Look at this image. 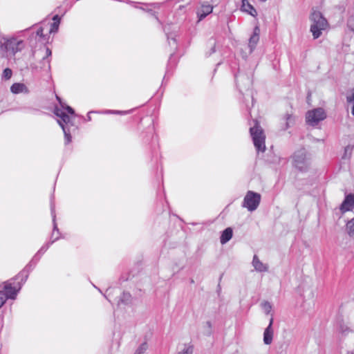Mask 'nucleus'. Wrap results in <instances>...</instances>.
I'll list each match as a JSON object with an SVG mask.
<instances>
[{
	"instance_id": "f257e3e1",
	"label": "nucleus",
	"mask_w": 354,
	"mask_h": 354,
	"mask_svg": "<svg viewBox=\"0 0 354 354\" xmlns=\"http://www.w3.org/2000/svg\"><path fill=\"white\" fill-rule=\"evenodd\" d=\"M26 44L16 35L0 34V57L10 59L24 49Z\"/></svg>"
},
{
	"instance_id": "f03ea898",
	"label": "nucleus",
	"mask_w": 354,
	"mask_h": 354,
	"mask_svg": "<svg viewBox=\"0 0 354 354\" xmlns=\"http://www.w3.org/2000/svg\"><path fill=\"white\" fill-rule=\"evenodd\" d=\"M36 27L37 24H35L20 32L24 36L28 37V42L32 49L35 48L38 43L46 44L48 39L47 35L43 32L44 28L39 26L35 29Z\"/></svg>"
},
{
	"instance_id": "7ed1b4c3",
	"label": "nucleus",
	"mask_w": 354,
	"mask_h": 354,
	"mask_svg": "<svg viewBox=\"0 0 354 354\" xmlns=\"http://www.w3.org/2000/svg\"><path fill=\"white\" fill-rule=\"evenodd\" d=\"M234 79L236 88L239 93L245 97V95L251 97L252 101H254L253 92L251 89L252 86V73H243L239 69L234 74Z\"/></svg>"
},
{
	"instance_id": "20e7f679",
	"label": "nucleus",
	"mask_w": 354,
	"mask_h": 354,
	"mask_svg": "<svg viewBox=\"0 0 354 354\" xmlns=\"http://www.w3.org/2000/svg\"><path fill=\"white\" fill-rule=\"evenodd\" d=\"M292 165L298 171L307 172L310 167V157L305 148H301L292 156Z\"/></svg>"
},
{
	"instance_id": "39448f33",
	"label": "nucleus",
	"mask_w": 354,
	"mask_h": 354,
	"mask_svg": "<svg viewBox=\"0 0 354 354\" xmlns=\"http://www.w3.org/2000/svg\"><path fill=\"white\" fill-rule=\"evenodd\" d=\"M310 19L313 22L310 30L312 32L313 39H318L322 35V31L328 27V23L322 13L319 11H313Z\"/></svg>"
},
{
	"instance_id": "423d86ee",
	"label": "nucleus",
	"mask_w": 354,
	"mask_h": 354,
	"mask_svg": "<svg viewBox=\"0 0 354 354\" xmlns=\"http://www.w3.org/2000/svg\"><path fill=\"white\" fill-rule=\"evenodd\" d=\"M55 97L56 100L59 102L60 107H58L57 106H55L54 114L56 116L59 117L61 119V120L65 124H71V125H73L71 116L75 117L76 115L75 110L71 106L66 104L62 100L61 97H59L57 95H56Z\"/></svg>"
},
{
	"instance_id": "0eeeda50",
	"label": "nucleus",
	"mask_w": 354,
	"mask_h": 354,
	"mask_svg": "<svg viewBox=\"0 0 354 354\" xmlns=\"http://www.w3.org/2000/svg\"><path fill=\"white\" fill-rule=\"evenodd\" d=\"M250 133L258 153L266 151L265 140L266 136L257 120L254 121V125L250 128Z\"/></svg>"
},
{
	"instance_id": "6e6552de",
	"label": "nucleus",
	"mask_w": 354,
	"mask_h": 354,
	"mask_svg": "<svg viewBox=\"0 0 354 354\" xmlns=\"http://www.w3.org/2000/svg\"><path fill=\"white\" fill-rule=\"evenodd\" d=\"M26 281H23L22 278H19L18 280H14L13 278H12L6 281L3 290L6 299H15L17 294L21 290Z\"/></svg>"
},
{
	"instance_id": "1a4fd4ad",
	"label": "nucleus",
	"mask_w": 354,
	"mask_h": 354,
	"mask_svg": "<svg viewBox=\"0 0 354 354\" xmlns=\"http://www.w3.org/2000/svg\"><path fill=\"white\" fill-rule=\"evenodd\" d=\"M141 137L143 142L149 145L153 155L155 153L157 154L159 149V144L158 137L154 133V127L153 126H149L146 131L141 133Z\"/></svg>"
},
{
	"instance_id": "9d476101",
	"label": "nucleus",
	"mask_w": 354,
	"mask_h": 354,
	"mask_svg": "<svg viewBox=\"0 0 354 354\" xmlns=\"http://www.w3.org/2000/svg\"><path fill=\"white\" fill-rule=\"evenodd\" d=\"M326 118V113L322 107L309 110L306 114V122L308 125L312 127H315Z\"/></svg>"
},
{
	"instance_id": "9b49d317",
	"label": "nucleus",
	"mask_w": 354,
	"mask_h": 354,
	"mask_svg": "<svg viewBox=\"0 0 354 354\" xmlns=\"http://www.w3.org/2000/svg\"><path fill=\"white\" fill-rule=\"evenodd\" d=\"M261 194L254 191H248L242 203V207L249 212H253L257 209L261 203Z\"/></svg>"
},
{
	"instance_id": "f8f14e48",
	"label": "nucleus",
	"mask_w": 354,
	"mask_h": 354,
	"mask_svg": "<svg viewBox=\"0 0 354 354\" xmlns=\"http://www.w3.org/2000/svg\"><path fill=\"white\" fill-rule=\"evenodd\" d=\"M213 6L208 1L203 2L201 6L197 9L196 14L198 21H202L207 15L212 12Z\"/></svg>"
},
{
	"instance_id": "ddd939ff",
	"label": "nucleus",
	"mask_w": 354,
	"mask_h": 354,
	"mask_svg": "<svg viewBox=\"0 0 354 354\" xmlns=\"http://www.w3.org/2000/svg\"><path fill=\"white\" fill-rule=\"evenodd\" d=\"M354 208V194L345 195L344 199L340 205L339 209L342 213L353 210Z\"/></svg>"
},
{
	"instance_id": "4468645a",
	"label": "nucleus",
	"mask_w": 354,
	"mask_h": 354,
	"mask_svg": "<svg viewBox=\"0 0 354 354\" xmlns=\"http://www.w3.org/2000/svg\"><path fill=\"white\" fill-rule=\"evenodd\" d=\"M273 323H274V318L273 315H272L270 320L268 326L265 328L263 332V343L266 345H270L273 339Z\"/></svg>"
},
{
	"instance_id": "2eb2a0df",
	"label": "nucleus",
	"mask_w": 354,
	"mask_h": 354,
	"mask_svg": "<svg viewBox=\"0 0 354 354\" xmlns=\"http://www.w3.org/2000/svg\"><path fill=\"white\" fill-rule=\"evenodd\" d=\"M260 28L258 26H256L253 29V32L248 40V48L250 49L249 53L251 54L254 49L259 41Z\"/></svg>"
},
{
	"instance_id": "dca6fc26",
	"label": "nucleus",
	"mask_w": 354,
	"mask_h": 354,
	"mask_svg": "<svg viewBox=\"0 0 354 354\" xmlns=\"http://www.w3.org/2000/svg\"><path fill=\"white\" fill-rule=\"evenodd\" d=\"M35 266L36 265H35V261L31 259V261L26 266V267L15 277H13V279L18 280L19 278H22L23 281H27L30 272L34 269Z\"/></svg>"
},
{
	"instance_id": "f3484780",
	"label": "nucleus",
	"mask_w": 354,
	"mask_h": 354,
	"mask_svg": "<svg viewBox=\"0 0 354 354\" xmlns=\"http://www.w3.org/2000/svg\"><path fill=\"white\" fill-rule=\"evenodd\" d=\"M50 214H51L52 220H53V232H52L50 240L55 239L54 235H55V232H57V236H59L61 239L62 238L61 233L59 232V230L57 227V224L56 222L55 207L54 202L53 201V197L51 198V200H50Z\"/></svg>"
},
{
	"instance_id": "a211bd4d",
	"label": "nucleus",
	"mask_w": 354,
	"mask_h": 354,
	"mask_svg": "<svg viewBox=\"0 0 354 354\" xmlns=\"http://www.w3.org/2000/svg\"><path fill=\"white\" fill-rule=\"evenodd\" d=\"M241 10L247 12L248 14L250 15L251 16H256L257 12L256 9L254 8V6L250 3L248 0H242L241 1Z\"/></svg>"
},
{
	"instance_id": "6ab92c4d",
	"label": "nucleus",
	"mask_w": 354,
	"mask_h": 354,
	"mask_svg": "<svg viewBox=\"0 0 354 354\" xmlns=\"http://www.w3.org/2000/svg\"><path fill=\"white\" fill-rule=\"evenodd\" d=\"M233 230L228 227L222 231L220 236V242L222 245L227 243L232 238Z\"/></svg>"
},
{
	"instance_id": "aec40b11",
	"label": "nucleus",
	"mask_w": 354,
	"mask_h": 354,
	"mask_svg": "<svg viewBox=\"0 0 354 354\" xmlns=\"http://www.w3.org/2000/svg\"><path fill=\"white\" fill-rule=\"evenodd\" d=\"M10 91L14 94H19L21 93H29L28 88L23 83H14L10 86Z\"/></svg>"
},
{
	"instance_id": "412c9836",
	"label": "nucleus",
	"mask_w": 354,
	"mask_h": 354,
	"mask_svg": "<svg viewBox=\"0 0 354 354\" xmlns=\"http://www.w3.org/2000/svg\"><path fill=\"white\" fill-rule=\"evenodd\" d=\"M252 266L257 272H267L268 270V266L263 264L256 254L253 257Z\"/></svg>"
},
{
	"instance_id": "4be33fe9",
	"label": "nucleus",
	"mask_w": 354,
	"mask_h": 354,
	"mask_svg": "<svg viewBox=\"0 0 354 354\" xmlns=\"http://www.w3.org/2000/svg\"><path fill=\"white\" fill-rule=\"evenodd\" d=\"M58 123L62 127L64 134V144L68 145L72 141V136L70 132V129L68 127H67L64 122H63L62 120H58Z\"/></svg>"
},
{
	"instance_id": "5701e85b",
	"label": "nucleus",
	"mask_w": 354,
	"mask_h": 354,
	"mask_svg": "<svg viewBox=\"0 0 354 354\" xmlns=\"http://www.w3.org/2000/svg\"><path fill=\"white\" fill-rule=\"evenodd\" d=\"M170 30H171L170 24H167V25L165 26L163 28V30L167 36L169 44L170 46H171V41H172L174 45H176V34L170 32Z\"/></svg>"
},
{
	"instance_id": "b1692460",
	"label": "nucleus",
	"mask_w": 354,
	"mask_h": 354,
	"mask_svg": "<svg viewBox=\"0 0 354 354\" xmlns=\"http://www.w3.org/2000/svg\"><path fill=\"white\" fill-rule=\"evenodd\" d=\"M133 297L128 292L124 291L120 296L118 304H122L124 305H129L132 303Z\"/></svg>"
},
{
	"instance_id": "393cba45",
	"label": "nucleus",
	"mask_w": 354,
	"mask_h": 354,
	"mask_svg": "<svg viewBox=\"0 0 354 354\" xmlns=\"http://www.w3.org/2000/svg\"><path fill=\"white\" fill-rule=\"evenodd\" d=\"M337 330L343 337H346L352 330L348 326L344 324L342 322L338 323Z\"/></svg>"
},
{
	"instance_id": "a878e982",
	"label": "nucleus",
	"mask_w": 354,
	"mask_h": 354,
	"mask_svg": "<svg viewBox=\"0 0 354 354\" xmlns=\"http://www.w3.org/2000/svg\"><path fill=\"white\" fill-rule=\"evenodd\" d=\"M41 70L50 72V59L48 57H43L39 62V66Z\"/></svg>"
},
{
	"instance_id": "bb28decb",
	"label": "nucleus",
	"mask_w": 354,
	"mask_h": 354,
	"mask_svg": "<svg viewBox=\"0 0 354 354\" xmlns=\"http://www.w3.org/2000/svg\"><path fill=\"white\" fill-rule=\"evenodd\" d=\"M59 239H60L59 236H57L54 239L50 240L48 243H46V244L42 245L41 248L38 250L37 252L41 255L44 254L47 251V250L49 248L50 245H52L53 243H54L55 241H57Z\"/></svg>"
},
{
	"instance_id": "cd10ccee",
	"label": "nucleus",
	"mask_w": 354,
	"mask_h": 354,
	"mask_svg": "<svg viewBox=\"0 0 354 354\" xmlns=\"http://www.w3.org/2000/svg\"><path fill=\"white\" fill-rule=\"evenodd\" d=\"M207 45L209 46V51H207L205 55L207 57H209L216 52V40L212 37L210 38L207 42Z\"/></svg>"
},
{
	"instance_id": "c85d7f7f",
	"label": "nucleus",
	"mask_w": 354,
	"mask_h": 354,
	"mask_svg": "<svg viewBox=\"0 0 354 354\" xmlns=\"http://www.w3.org/2000/svg\"><path fill=\"white\" fill-rule=\"evenodd\" d=\"M346 227L349 236L354 239V217L347 222Z\"/></svg>"
},
{
	"instance_id": "c756f323",
	"label": "nucleus",
	"mask_w": 354,
	"mask_h": 354,
	"mask_svg": "<svg viewBox=\"0 0 354 354\" xmlns=\"http://www.w3.org/2000/svg\"><path fill=\"white\" fill-rule=\"evenodd\" d=\"M194 353V346L191 343L185 344L184 345V348L178 351L176 354H193Z\"/></svg>"
},
{
	"instance_id": "7c9ffc66",
	"label": "nucleus",
	"mask_w": 354,
	"mask_h": 354,
	"mask_svg": "<svg viewBox=\"0 0 354 354\" xmlns=\"http://www.w3.org/2000/svg\"><path fill=\"white\" fill-rule=\"evenodd\" d=\"M348 106L351 109V113L354 116V88L351 95L346 97Z\"/></svg>"
},
{
	"instance_id": "2f4dec72",
	"label": "nucleus",
	"mask_w": 354,
	"mask_h": 354,
	"mask_svg": "<svg viewBox=\"0 0 354 354\" xmlns=\"http://www.w3.org/2000/svg\"><path fill=\"white\" fill-rule=\"evenodd\" d=\"M261 306L266 315H268L271 313L272 306L270 302L264 301L261 303Z\"/></svg>"
},
{
	"instance_id": "473e14b6",
	"label": "nucleus",
	"mask_w": 354,
	"mask_h": 354,
	"mask_svg": "<svg viewBox=\"0 0 354 354\" xmlns=\"http://www.w3.org/2000/svg\"><path fill=\"white\" fill-rule=\"evenodd\" d=\"M148 348L147 342L142 343L138 348L136 350L134 354H144Z\"/></svg>"
},
{
	"instance_id": "72a5a7b5",
	"label": "nucleus",
	"mask_w": 354,
	"mask_h": 354,
	"mask_svg": "<svg viewBox=\"0 0 354 354\" xmlns=\"http://www.w3.org/2000/svg\"><path fill=\"white\" fill-rule=\"evenodd\" d=\"M12 70L10 68H6L3 71L2 79H4L6 80H10L12 77Z\"/></svg>"
},
{
	"instance_id": "f704fd0d",
	"label": "nucleus",
	"mask_w": 354,
	"mask_h": 354,
	"mask_svg": "<svg viewBox=\"0 0 354 354\" xmlns=\"http://www.w3.org/2000/svg\"><path fill=\"white\" fill-rule=\"evenodd\" d=\"M352 149H353V147H351V145L346 146L344 148V155L342 156V158H344V159L349 158L351 155Z\"/></svg>"
},
{
	"instance_id": "c9c22d12",
	"label": "nucleus",
	"mask_w": 354,
	"mask_h": 354,
	"mask_svg": "<svg viewBox=\"0 0 354 354\" xmlns=\"http://www.w3.org/2000/svg\"><path fill=\"white\" fill-rule=\"evenodd\" d=\"M348 28L354 32V13L347 20Z\"/></svg>"
},
{
	"instance_id": "e433bc0d",
	"label": "nucleus",
	"mask_w": 354,
	"mask_h": 354,
	"mask_svg": "<svg viewBox=\"0 0 354 354\" xmlns=\"http://www.w3.org/2000/svg\"><path fill=\"white\" fill-rule=\"evenodd\" d=\"M8 299L5 296L4 292L3 290H0V308L4 305Z\"/></svg>"
},
{
	"instance_id": "4c0bfd02",
	"label": "nucleus",
	"mask_w": 354,
	"mask_h": 354,
	"mask_svg": "<svg viewBox=\"0 0 354 354\" xmlns=\"http://www.w3.org/2000/svg\"><path fill=\"white\" fill-rule=\"evenodd\" d=\"M59 24L53 22L50 26V33L57 32L59 30Z\"/></svg>"
},
{
	"instance_id": "58836bf2",
	"label": "nucleus",
	"mask_w": 354,
	"mask_h": 354,
	"mask_svg": "<svg viewBox=\"0 0 354 354\" xmlns=\"http://www.w3.org/2000/svg\"><path fill=\"white\" fill-rule=\"evenodd\" d=\"M109 113H114V114H119V115H126L128 113H130L131 112V110L129 111H108Z\"/></svg>"
},
{
	"instance_id": "ea45409f",
	"label": "nucleus",
	"mask_w": 354,
	"mask_h": 354,
	"mask_svg": "<svg viewBox=\"0 0 354 354\" xmlns=\"http://www.w3.org/2000/svg\"><path fill=\"white\" fill-rule=\"evenodd\" d=\"M173 55H174V53H172V54H171V55H170L169 59V63H168V65H167V71H166V73H165V76H164V77H163V80H162V82H164V81H165V80L166 77H167V76L169 75V70H170V62H171V57H172V56H173Z\"/></svg>"
},
{
	"instance_id": "a19ab883",
	"label": "nucleus",
	"mask_w": 354,
	"mask_h": 354,
	"mask_svg": "<svg viewBox=\"0 0 354 354\" xmlns=\"http://www.w3.org/2000/svg\"><path fill=\"white\" fill-rule=\"evenodd\" d=\"M41 255L39 254L38 252L35 254V255L32 257V260L35 261V265L37 263V262L39 261Z\"/></svg>"
},
{
	"instance_id": "79ce46f5",
	"label": "nucleus",
	"mask_w": 354,
	"mask_h": 354,
	"mask_svg": "<svg viewBox=\"0 0 354 354\" xmlns=\"http://www.w3.org/2000/svg\"><path fill=\"white\" fill-rule=\"evenodd\" d=\"M53 22L59 24L61 21V17L59 15H55L53 17Z\"/></svg>"
},
{
	"instance_id": "37998d69",
	"label": "nucleus",
	"mask_w": 354,
	"mask_h": 354,
	"mask_svg": "<svg viewBox=\"0 0 354 354\" xmlns=\"http://www.w3.org/2000/svg\"><path fill=\"white\" fill-rule=\"evenodd\" d=\"M206 324H207V327H208V328H209V331H208V333H207V335L209 336V335H212V324L211 322H209V321H207V322H206Z\"/></svg>"
},
{
	"instance_id": "c03bdc74",
	"label": "nucleus",
	"mask_w": 354,
	"mask_h": 354,
	"mask_svg": "<svg viewBox=\"0 0 354 354\" xmlns=\"http://www.w3.org/2000/svg\"><path fill=\"white\" fill-rule=\"evenodd\" d=\"M128 275H130L129 274H128ZM129 280V276L128 277H125L124 275H122L120 278V281L121 283L124 282V281H127Z\"/></svg>"
},
{
	"instance_id": "a18cd8bd",
	"label": "nucleus",
	"mask_w": 354,
	"mask_h": 354,
	"mask_svg": "<svg viewBox=\"0 0 354 354\" xmlns=\"http://www.w3.org/2000/svg\"><path fill=\"white\" fill-rule=\"evenodd\" d=\"M46 56L44 57L49 58L51 56V55H52V51H51V50L48 47H46Z\"/></svg>"
},
{
	"instance_id": "49530a36",
	"label": "nucleus",
	"mask_w": 354,
	"mask_h": 354,
	"mask_svg": "<svg viewBox=\"0 0 354 354\" xmlns=\"http://www.w3.org/2000/svg\"><path fill=\"white\" fill-rule=\"evenodd\" d=\"M140 9H142L143 10H145V9L143 8H140ZM146 11L148 12H150L152 15H155V12L153 11L152 9H147V10H146Z\"/></svg>"
},
{
	"instance_id": "de8ad7c7",
	"label": "nucleus",
	"mask_w": 354,
	"mask_h": 354,
	"mask_svg": "<svg viewBox=\"0 0 354 354\" xmlns=\"http://www.w3.org/2000/svg\"><path fill=\"white\" fill-rule=\"evenodd\" d=\"M95 113V111H89L87 114V120L88 121H91V113Z\"/></svg>"
},
{
	"instance_id": "09e8293b",
	"label": "nucleus",
	"mask_w": 354,
	"mask_h": 354,
	"mask_svg": "<svg viewBox=\"0 0 354 354\" xmlns=\"http://www.w3.org/2000/svg\"><path fill=\"white\" fill-rule=\"evenodd\" d=\"M209 1H208L209 3H215L216 1H217L218 0H209Z\"/></svg>"
},
{
	"instance_id": "8fccbe9b",
	"label": "nucleus",
	"mask_w": 354,
	"mask_h": 354,
	"mask_svg": "<svg viewBox=\"0 0 354 354\" xmlns=\"http://www.w3.org/2000/svg\"><path fill=\"white\" fill-rule=\"evenodd\" d=\"M190 283H194V279H190Z\"/></svg>"
},
{
	"instance_id": "3c124183",
	"label": "nucleus",
	"mask_w": 354,
	"mask_h": 354,
	"mask_svg": "<svg viewBox=\"0 0 354 354\" xmlns=\"http://www.w3.org/2000/svg\"><path fill=\"white\" fill-rule=\"evenodd\" d=\"M130 3H132V4H135V5H136V4H138V3H136V2H133V1H130Z\"/></svg>"
},
{
	"instance_id": "603ef678",
	"label": "nucleus",
	"mask_w": 354,
	"mask_h": 354,
	"mask_svg": "<svg viewBox=\"0 0 354 354\" xmlns=\"http://www.w3.org/2000/svg\"><path fill=\"white\" fill-rule=\"evenodd\" d=\"M348 354H354V352H348Z\"/></svg>"
}]
</instances>
